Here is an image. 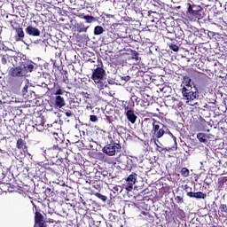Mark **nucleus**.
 <instances>
[{"label": "nucleus", "instance_id": "nucleus-1", "mask_svg": "<svg viewBox=\"0 0 227 227\" xmlns=\"http://www.w3.org/2000/svg\"><path fill=\"white\" fill-rule=\"evenodd\" d=\"M181 93L185 104L192 106V107H200V91L196 86L181 90Z\"/></svg>", "mask_w": 227, "mask_h": 227}, {"label": "nucleus", "instance_id": "nucleus-2", "mask_svg": "<svg viewBox=\"0 0 227 227\" xmlns=\"http://www.w3.org/2000/svg\"><path fill=\"white\" fill-rule=\"evenodd\" d=\"M104 75H106V70H104L102 67H97L92 72V80L94 81L98 90H104V88H107V83H106Z\"/></svg>", "mask_w": 227, "mask_h": 227}, {"label": "nucleus", "instance_id": "nucleus-3", "mask_svg": "<svg viewBox=\"0 0 227 227\" xmlns=\"http://www.w3.org/2000/svg\"><path fill=\"white\" fill-rule=\"evenodd\" d=\"M186 15L191 20H200L203 18V8L200 5L187 4Z\"/></svg>", "mask_w": 227, "mask_h": 227}, {"label": "nucleus", "instance_id": "nucleus-4", "mask_svg": "<svg viewBox=\"0 0 227 227\" xmlns=\"http://www.w3.org/2000/svg\"><path fill=\"white\" fill-rule=\"evenodd\" d=\"M152 134L153 139H160L162 136L168 132V127H166L164 124H162L160 121L153 119V129H152Z\"/></svg>", "mask_w": 227, "mask_h": 227}, {"label": "nucleus", "instance_id": "nucleus-5", "mask_svg": "<svg viewBox=\"0 0 227 227\" xmlns=\"http://www.w3.org/2000/svg\"><path fill=\"white\" fill-rule=\"evenodd\" d=\"M121 145L118 143L108 144L102 149L103 153H106L109 157H113L114 155H116V153H118V152H121Z\"/></svg>", "mask_w": 227, "mask_h": 227}, {"label": "nucleus", "instance_id": "nucleus-6", "mask_svg": "<svg viewBox=\"0 0 227 227\" xmlns=\"http://www.w3.org/2000/svg\"><path fill=\"white\" fill-rule=\"evenodd\" d=\"M61 152V147H59L58 145H53L52 147L47 148L44 150L45 159H55L58 157L59 153Z\"/></svg>", "mask_w": 227, "mask_h": 227}, {"label": "nucleus", "instance_id": "nucleus-7", "mask_svg": "<svg viewBox=\"0 0 227 227\" xmlns=\"http://www.w3.org/2000/svg\"><path fill=\"white\" fill-rule=\"evenodd\" d=\"M137 180V174L132 173L130 174L128 178L126 179V184H124V187L128 192H132V189H134V185L136 184V182Z\"/></svg>", "mask_w": 227, "mask_h": 227}, {"label": "nucleus", "instance_id": "nucleus-8", "mask_svg": "<svg viewBox=\"0 0 227 227\" xmlns=\"http://www.w3.org/2000/svg\"><path fill=\"white\" fill-rule=\"evenodd\" d=\"M20 67H23V70L25 71V75H27V72H33V70H36L38 68V65L30 60L21 62Z\"/></svg>", "mask_w": 227, "mask_h": 227}, {"label": "nucleus", "instance_id": "nucleus-9", "mask_svg": "<svg viewBox=\"0 0 227 227\" xmlns=\"http://www.w3.org/2000/svg\"><path fill=\"white\" fill-rule=\"evenodd\" d=\"M9 75L11 77H26V71L21 67H12L9 70Z\"/></svg>", "mask_w": 227, "mask_h": 227}, {"label": "nucleus", "instance_id": "nucleus-10", "mask_svg": "<svg viewBox=\"0 0 227 227\" xmlns=\"http://www.w3.org/2000/svg\"><path fill=\"white\" fill-rule=\"evenodd\" d=\"M124 114H125L128 121H129V123H132L133 125H134V123H136V121L137 120V116L136 115V112H134V110H132V108H130L127 112H124Z\"/></svg>", "mask_w": 227, "mask_h": 227}, {"label": "nucleus", "instance_id": "nucleus-11", "mask_svg": "<svg viewBox=\"0 0 227 227\" xmlns=\"http://www.w3.org/2000/svg\"><path fill=\"white\" fill-rule=\"evenodd\" d=\"M26 35H28V36H40V29L33 27V26H28L25 29Z\"/></svg>", "mask_w": 227, "mask_h": 227}, {"label": "nucleus", "instance_id": "nucleus-12", "mask_svg": "<svg viewBox=\"0 0 227 227\" xmlns=\"http://www.w3.org/2000/svg\"><path fill=\"white\" fill-rule=\"evenodd\" d=\"M186 196H188V198H195L196 200H205V198H207V193H203L202 192H188Z\"/></svg>", "mask_w": 227, "mask_h": 227}, {"label": "nucleus", "instance_id": "nucleus-13", "mask_svg": "<svg viewBox=\"0 0 227 227\" xmlns=\"http://www.w3.org/2000/svg\"><path fill=\"white\" fill-rule=\"evenodd\" d=\"M192 82V80L191 79V77L187 75L184 76L181 83V88H182L181 90H189L192 88V85L191 84Z\"/></svg>", "mask_w": 227, "mask_h": 227}, {"label": "nucleus", "instance_id": "nucleus-14", "mask_svg": "<svg viewBox=\"0 0 227 227\" xmlns=\"http://www.w3.org/2000/svg\"><path fill=\"white\" fill-rule=\"evenodd\" d=\"M15 31L17 42H22L24 40V36H26V35L24 34V30L22 29V27H18L15 28Z\"/></svg>", "mask_w": 227, "mask_h": 227}, {"label": "nucleus", "instance_id": "nucleus-15", "mask_svg": "<svg viewBox=\"0 0 227 227\" xmlns=\"http://www.w3.org/2000/svg\"><path fill=\"white\" fill-rule=\"evenodd\" d=\"M65 98L61 96H57L55 98V106L56 107H59V109H61V107H65Z\"/></svg>", "mask_w": 227, "mask_h": 227}, {"label": "nucleus", "instance_id": "nucleus-16", "mask_svg": "<svg viewBox=\"0 0 227 227\" xmlns=\"http://www.w3.org/2000/svg\"><path fill=\"white\" fill-rule=\"evenodd\" d=\"M75 27L78 33H87L88 29L90 28V26L86 27L84 23L81 22L77 23Z\"/></svg>", "mask_w": 227, "mask_h": 227}, {"label": "nucleus", "instance_id": "nucleus-17", "mask_svg": "<svg viewBox=\"0 0 227 227\" xmlns=\"http://www.w3.org/2000/svg\"><path fill=\"white\" fill-rule=\"evenodd\" d=\"M197 139H199L200 143H204L205 145L208 143V140H207V134L205 133H198Z\"/></svg>", "mask_w": 227, "mask_h": 227}, {"label": "nucleus", "instance_id": "nucleus-18", "mask_svg": "<svg viewBox=\"0 0 227 227\" xmlns=\"http://www.w3.org/2000/svg\"><path fill=\"white\" fill-rule=\"evenodd\" d=\"M35 224L38 223H43L45 220H43V215L42 213L36 211L35 215Z\"/></svg>", "mask_w": 227, "mask_h": 227}, {"label": "nucleus", "instance_id": "nucleus-19", "mask_svg": "<svg viewBox=\"0 0 227 227\" xmlns=\"http://www.w3.org/2000/svg\"><path fill=\"white\" fill-rule=\"evenodd\" d=\"M84 19L86 24H92V22H97V18L90 15H85L82 17Z\"/></svg>", "mask_w": 227, "mask_h": 227}, {"label": "nucleus", "instance_id": "nucleus-20", "mask_svg": "<svg viewBox=\"0 0 227 227\" xmlns=\"http://www.w3.org/2000/svg\"><path fill=\"white\" fill-rule=\"evenodd\" d=\"M106 31L102 26H96L94 27V35L95 36H98L102 35Z\"/></svg>", "mask_w": 227, "mask_h": 227}, {"label": "nucleus", "instance_id": "nucleus-21", "mask_svg": "<svg viewBox=\"0 0 227 227\" xmlns=\"http://www.w3.org/2000/svg\"><path fill=\"white\" fill-rule=\"evenodd\" d=\"M176 214L179 219H184L185 217V212H184V209H181L180 207L176 209Z\"/></svg>", "mask_w": 227, "mask_h": 227}, {"label": "nucleus", "instance_id": "nucleus-22", "mask_svg": "<svg viewBox=\"0 0 227 227\" xmlns=\"http://www.w3.org/2000/svg\"><path fill=\"white\" fill-rule=\"evenodd\" d=\"M121 107H122L124 113H127L128 111H129L131 109L130 106H129V103L127 101L121 102Z\"/></svg>", "mask_w": 227, "mask_h": 227}, {"label": "nucleus", "instance_id": "nucleus-23", "mask_svg": "<svg viewBox=\"0 0 227 227\" xmlns=\"http://www.w3.org/2000/svg\"><path fill=\"white\" fill-rule=\"evenodd\" d=\"M16 146L19 150H22V148H24V140H22V138H19L17 140Z\"/></svg>", "mask_w": 227, "mask_h": 227}, {"label": "nucleus", "instance_id": "nucleus-24", "mask_svg": "<svg viewBox=\"0 0 227 227\" xmlns=\"http://www.w3.org/2000/svg\"><path fill=\"white\" fill-rule=\"evenodd\" d=\"M157 143H159V140L154 139V144H155V145H156V150H157V152H160V153H162V152H164V150H166V148H164V147L159 145V144H157Z\"/></svg>", "mask_w": 227, "mask_h": 227}, {"label": "nucleus", "instance_id": "nucleus-25", "mask_svg": "<svg viewBox=\"0 0 227 227\" xmlns=\"http://www.w3.org/2000/svg\"><path fill=\"white\" fill-rule=\"evenodd\" d=\"M131 59H135L136 61H139V53L136 51H131Z\"/></svg>", "mask_w": 227, "mask_h": 227}, {"label": "nucleus", "instance_id": "nucleus-26", "mask_svg": "<svg viewBox=\"0 0 227 227\" xmlns=\"http://www.w3.org/2000/svg\"><path fill=\"white\" fill-rule=\"evenodd\" d=\"M0 63L6 65L8 63V55H0Z\"/></svg>", "mask_w": 227, "mask_h": 227}, {"label": "nucleus", "instance_id": "nucleus-27", "mask_svg": "<svg viewBox=\"0 0 227 227\" xmlns=\"http://www.w3.org/2000/svg\"><path fill=\"white\" fill-rule=\"evenodd\" d=\"M95 196L98 198V200H101V201H107V196L102 195V193L97 192Z\"/></svg>", "mask_w": 227, "mask_h": 227}, {"label": "nucleus", "instance_id": "nucleus-28", "mask_svg": "<svg viewBox=\"0 0 227 227\" xmlns=\"http://www.w3.org/2000/svg\"><path fill=\"white\" fill-rule=\"evenodd\" d=\"M181 175L182 176H184V178H187V176H189V170L187 168H183L181 169Z\"/></svg>", "mask_w": 227, "mask_h": 227}, {"label": "nucleus", "instance_id": "nucleus-29", "mask_svg": "<svg viewBox=\"0 0 227 227\" xmlns=\"http://www.w3.org/2000/svg\"><path fill=\"white\" fill-rule=\"evenodd\" d=\"M175 201H176L178 205H182V203H184V197L176 196Z\"/></svg>", "mask_w": 227, "mask_h": 227}, {"label": "nucleus", "instance_id": "nucleus-30", "mask_svg": "<svg viewBox=\"0 0 227 227\" xmlns=\"http://www.w3.org/2000/svg\"><path fill=\"white\" fill-rule=\"evenodd\" d=\"M169 49H171V51H174V52H178V45L171 43L169 45Z\"/></svg>", "mask_w": 227, "mask_h": 227}, {"label": "nucleus", "instance_id": "nucleus-31", "mask_svg": "<svg viewBox=\"0 0 227 227\" xmlns=\"http://www.w3.org/2000/svg\"><path fill=\"white\" fill-rule=\"evenodd\" d=\"M27 88H29V86L28 85H25L24 87H23V89H22V95H23V97H27Z\"/></svg>", "mask_w": 227, "mask_h": 227}, {"label": "nucleus", "instance_id": "nucleus-32", "mask_svg": "<svg viewBox=\"0 0 227 227\" xmlns=\"http://www.w3.org/2000/svg\"><path fill=\"white\" fill-rule=\"evenodd\" d=\"M90 121H92V123H97V121H98V117H97V115H90Z\"/></svg>", "mask_w": 227, "mask_h": 227}, {"label": "nucleus", "instance_id": "nucleus-33", "mask_svg": "<svg viewBox=\"0 0 227 227\" xmlns=\"http://www.w3.org/2000/svg\"><path fill=\"white\" fill-rule=\"evenodd\" d=\"M35 227H47V223L44 222H39L35 224Z\"/></svg>", "mask_w": 227, "mask_h": 227}, {"label": "nucleus", "instance_id": "nucleus-34", "mask_svg": "<svg viewBox=\"0 0 227 227\" xmlns=\"http://www.w3.org/2000/svg\"><path fill=\"white\" fill-rule=\"evenodd\" d=\"M165 134H168V136H170V137H172V139L175 141V143H176V137H175L173 135V133H171V131H169L168 129H167V132H165Z\"/></svg>", "mask_w": 227, "mask_h": 227}, {"label": "nucleus", "instance_id": "nucleus-35", "mask_svg": "<svg viewBox=\"0 0 227 227\" xmlns=\"http://www.w3.org/2000/svg\"><path fill=\"white\" fill-rule=\"evenodd\" d=\"M113 191L114 194H116V192H121V186H114Z\"/></svg>", "mask_w": 227, "mask_h": 227}, {"label": "nucleus", "instance_id": "nucleus-36", "mask_svg": "<svg viewBox=\"0 0 227 227\" xmlns=\"http://www.w3.org/2000/svg\"><path fill=\"white\" fill-rule=\"evenodd\" d=\"M65 114L67 118H72V116H75V114L70 110L67 111Z\"/></svg>", "mask_w": 227, "mask_h": 227}, {"label": "nucleus", "instance_id": "nucleus-37", "mask_svg": "<svg viewBox=\"0 0 227 227\" xmlns=\"http://www.w3.org/2000/svg\"><path fill=\"white\" fill-rule=\"evenodd\" d=\"M54 139L58 142V143H61V138H59V137L58 136V133L54 132L52 134Z\"/></svg>", "mask_w": 227, "mask_h": 227}, {"label": "nucleus", "instance_id": "nucleus-38", "mask_svg": "<svg viewBox=\"0 0 227 227\" xmlns=\"http://www.w3.org/2000/svg\"><path fill=\"white\" fill-rule=\"evenodd\" d=\"M92 187H93L94 189H96L97 191H100V186H99V184H98V182H93V183H92Z\"/></svg>", "mask_w": 227, "mask_h": 227}, {"label": "nucleus", "instance_id": "nucleus-39", "mask_svg": "<svg viewBox=\"0 0 227 227\" xmlns=\"http://www.w3.org/2000/svg\"><path fill=\"white\" fill-rule=\"evenodd\" d=\"M34 43L36 45V44H40V45H43V43H45V42L42 39H39V40H35L34 41Z\"/></svg>", "mask_w": 227, "mask_h": 227}, {"label": "nucleus", "instance_id": "nucleus-40", "mask_svg": "<svg viewBox=\"0 0 227 227\" xmlns=\"http://www.w3.org/2000/svg\"><path fill=\"white\" fill-rule=\"evenodd\" d=\"M108 36L111 38V40H114V38H116V34L110 31L108 32Z\"/></svg>", "mask_w": 227, "mask_h": 227}, {"label": "nucleus", "instance_id": "nucleus-41", "mask_svg": "<svg viewBox=\"0 0 227 227\" xmlns=\"http://www.w3.org/2000/svg\"><path fill=\"white\" fill-rule=\"evenodd\" d=\"M65 94V90L59 89L56 90L55 95H64Z\"/></svg>", "mask_w": 227, "mask_h": 227}, {"label": "nucleus", "instance_id": "nucleus-42", "mask_svg": "<svg viewBox=\"0 0 227 227\" xmlns=\"http://www.w3.org/2000/svg\"><path fill=\"white\" fill-rule=\"evenodd\" d=\"M142 215H145V217H152V215L148 211H142Z\"/></svg>", "mask_w": 227, "mask_h": 227}, {"label": "nucleus", "instance_id": "nucleus-43", "mask_svg": "<svg viewBox=\"0 0 227 227\" xmlns=\"http://www.w3.org/2000/svg\"><path fill=\"white\" fill-rule=\"evenodd\" d=\"M220 210H221L222 212H226V211H227V207H226V205H224V204L221 205V206H220Z\"/></svg>", "mask_w": 227, "mask_h": 227}, {"label": "nucleus", "instance_id": "nucleus-44", "mask_svg": "<svg viewBox=\"0 0 227 227\" xmlns=\"http://www.w3.org/2000/svg\"><path fill=\"white\" fill-rule=\"evenodd\" d=\"M122 81H125L126 82H128V81H130V76L129 75L123 76Z\"/></svg>", "mask_w": 227, "mask_h": 227}, {"label": "nucleus", "instance_id": "nucleus-45", "mask_svg": "<svg viewBox=\"0 0 227 227\" xmlns=\"http://www.w3.org/2000/svg\"><path fill=\"white\" fill-rule=\"evenodd\" d=\"M114 80H108V84H114Z\"/></svg>", "mask_w": 227, "mask_h": 227}, {"label": "nucleus", "instance_id": "nucleus-46", "mask_svg": "<svg viewBox=\"0 0 227 227\" xmlns=\"http://www.w3.org/2000/svg\"><path fill=\"white\" fill-rule=\"evenodd\" d=\"M46 192H51V188H47Z\"/></svg>", "mask_w": 227, "mask_h": 227}, {"label": "nucleus", "instance_id": "nucleus-47", "mask_svg": "<svg viewBox=\"0 0 227 227\" xmlns=\"http://www.w3.org/2000/svg\"><path fill=\"white\" fill-rule=\"evenodd\" d=\"M107 175V172H105V174H103L104 176H106Z\"/></svg>", "mask_w": 227, "mask_h": 227}, {"label": "nucleus", "instance_id": "nucleus-48", "mask_svg": "<svg viewBox=\"0 0 227 227\" xmlns=\"http://www.w3.org/2000/svg\"><path fill=\"white\" fill-rule=\"evenodd\" d=\"M42 86H44V87H45V86H47V85H46L45 83H42Z\"/></svg>", "mask_w": 227, "mask_h": 227}, {"label": "nucleus", "instance_id": "nucleus-49", "mask_svg": "<svg viewBox=\"0 0 227 227\" xmlns=\"http://www.w3.org/2000/svg\"><path fill=\"white\" fill-rule=\"evenodd\" d=\"M0 152H3V149H2V148H0Z\"/></svg>", "mask_w": 227, "mask_h": 227}]
</instances>
